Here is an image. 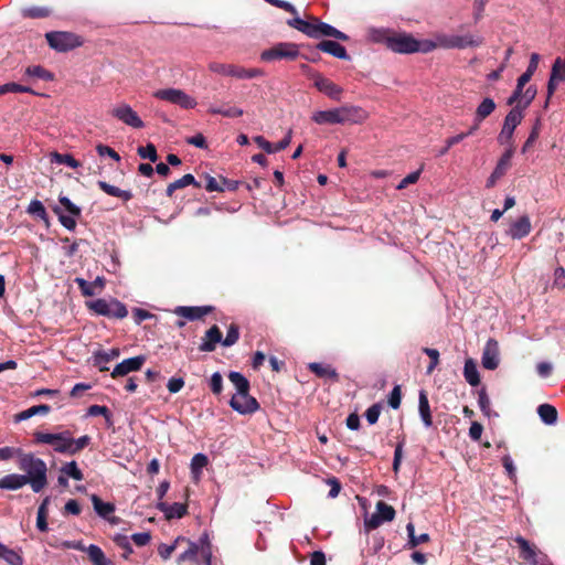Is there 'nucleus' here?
Instances as JSON below:
<instances>
[{"instance_id": "5701e85b", "label": "nucleus", "mask_w": 565, "mask_h": 565, "mask_svg": "<svg viewBox=\"0 0 565 565\" xmlns=\"http://www.w3.org/2000/svg\"><path fill=\"white\" fill-rule=\"evenodd\" d=\"M319 51L328 53L340 60H350L349 54L343 45L332 40H322L316 46Z\"/></svg>"}, {"instance_id": "ddd939ff", "label": "nucleus", "mask_w": 565, "mask_h": 565, "mask_svg": "<svg viewBox=\"0 0 565 565\" xmlns=\"http://www.w3.org/2000/svg\"><path fill=\"white\" fill-rule=\"evenodd\" d=\"M231 407L242 415L254 414L259 409V403L249 392L234 394L230 401Z\"/></svg>"}, {"instance_id": "c756f323", "label": "nucleus", "mask_w": 565, "mask_h": 565, "mask_svg": "<svg viewBox=\"0 0 565 565\" xmlns=\"http://www.w3.org/2000/svg\"><path fill=\"white\" fill-rule=\"evenodd\" d=\"M98 188L108 195L121 199L124 202H128L132 199V193L129 190H121L115 185L107 183L106 181H98Z\"/></svg>"}, {"instance_id": "5fc2aeb1", "label": "nucleus", "mask_w": 565, "mask_h": 565, "mask_svg": "<svg viewBox=\"0 0 565 565\" xmlns=\"http://www.w3.org/2000/svg\"><path fill=\"white\" fill-rule=\"evenodd\" d=\"M235 64H224L218 62H211L209 64V70L213 73L223 75V76H232L234 72Z\"/></svg>"}, {"instance_id": "6ab92c4d", "label": "nucleus", "mask_w": 565, "mask_h": 565, "mask_svg": "<svg viewBox=\"0 0 565 565\" xmlns=\"http://www.w3.org/2000/svg\"><path fill=\"white\" fill-rule=\"evenodd\" d=\"M90 501L95 512L103 519L108 520L111 524H117L119 519L117 516L110 518L116 510L115 504L110 502H104L97 494L90 495Z\"/></svg>"}, {"instance_id": "864d4df0", "label": "nucleus", "mask_w": 565, "mask_h": 565, "mask_svg": "<svg viewBox=\"0 0 565 565\" xmlns=\"http://www.w3.org/2000/svg\"><path fill=\"white\" fill-rule=\"evenodd\" d=\"M478 404L484 416L490 417L491 415V403L488 396L486 387H481L478 391Z\"/></svg>"}, {"instance_id": "6e6552de", "label": "nucleus", "mask_w": 565, "mask_h": 565, "mask_svg": "<svg viewBox=\"0 0 565 565\" xmlns=\"http://www.w3.org/2000/svg\"><path fill=\"white\" fill-rule=\"evenodd\" d=\"M34 441L36 444L51 445L53 446L54 451L70 455V447L73 444V437L70 430H65L58 434L35 431Z\"/></svg>"}, {"instance_id": "3c124183", "label": "nucleus", "mask_w": 565, "mask_h": 565, "mask_svg": "<svg viewBox=\"0 0 565 565\" xmlns=\"http://www.w3.org/2000/svg\"><path fill=\"white\" fill-rule=\"evenodd\" d=\"M209 113L213 114V115H222L227 118H235V117H239L243 115V109L237 108V107H227V108L211 107L209 109Z\"/></svg>"}, {"instance_id": "1a4fd4ad", "label": "nucleus", "mask_w": 565, "mask_h": 565, "mask_svg": "<svg viewBox=\"0 0 565 565\" xmlns=\"http://www.w3.org/2000/svg\"><path fill=\"white\" fill-rule=\"evenodd\" d=\"M299 53V46L291 42H280L262 52L260 58L265 62L287 60L295 61Z\"/></svg>"}, {"instance_id": "423d86ee", "label": "nucleus", "mask_w": 565, "mask_h": 565, "mask_svg": "<svg viewBox=\"0 0 565 565\" xmlns=\"http://www.w3.org/2000/svg\"><path fill=\"white\" fill-rule=\"evenodd\" d=\"M45 39L53 50L57 52H67L83 45V40L79 35L65 32L52 31L45 34Z\"/></svg>"}, {"instance_id": "bb28decb", "label": "nucleus", "mask_w": 565, "mask_h": 565, "mask_svg": "<svg viewBox=\"0 0 565 565\" xmlns=\"http://www.w3.org/2000/svg\"><path fill=\"white\" fill-rule=\"evenodd\" d=\"M28 483V479L23 475L10 473L0 478V489L2 490H18Z\"/></svg>"}, {"instance_id": "37998d69", "label": "nucleus", "mask_w": 565, "mask_h": 565, "mask_svg": "<svg viewBox=\"0 0 565 565\" xmlns=\"http://www.w3.org/2000/svg\"><path fill=\"white\" fill-rule=\"evenodd\" d=\"M186 539L183 536H178L174 542L171 545L161 543L158 546V554L163 561H167L171 557L172 553L177 550V547L182 543L185 542Z\"/></svg>"}, {"instance_id": "680f3d73", "label": "nucleus", "mask_w": 565, "mask_h": 565, "mask_svg": "<svg viewBox=\"0 0 565 565\" xmlns=\"http://www.w3.org/2000/svg\"><path fill=\"white\" fill-rule=\"evenodd\" d=\"M74 281L78 286L83 296L92 297L95 295V288L92 282H88L87 280L81 277H76Z\"/></svg>"}, {"instance_id": "7ed1b4c3", "label": "nucleus", "mask_w": 565, "mask_h": 565, "mask_svg": "<svg viewBox=\"0 0 565 565\" xmlns=\"http://www.w3.org/2000/svg\"><path fill=\"white\" fill-rule=\"evenodd\" d=\"M19 469L24 471V478L35 493L41 492L47 484V467L44 460L32 452H22L18 460Z\"/></svg>"}, {"instance_id": "72a5a7b5", "label": "nucleus", "mask_w": 565, "mask_h": 565, "mask_svg": "<svg viewBox=\"0 0 565 565\" xmlns=\"http://www.w3.org/2000/svg\"><path fill=\"white\" fill-rule=\"evenodd\" d=\"M463 376L471 386H478L480 384V374L478 372L477 364L472 359L466 360Z\"/></svg>"}, {"instance_id": "6e6d98bb", "label": "nucleus", "mask_w": 565, "mask_h": 565, "mask_svg": "<svg viewBox=\"0 0 565 565\" xmlns=\"http://www.w3.org/2000/svg\"><path fill=\"white\" fill-rule=\"evenodd\" d=\"M137 153L142 159H149L151 162H156L158 160L157 148L153 143H148L145 147H139L137 149Z\"/></svg>"}, {"instance_id": "9d476101", "label": "nucleus", "mask_w": 565, "mask_h": 565, "mask_svg": "<svg viewBox=\"0 0 565 565\" xmlns=\"http://www.w3.org/2000/svg\"><path fill=\"white\" fill-rule=\"evenodd\" d=\"M309 38L320 39L323 36L334 38L340 41H348L349 36L335 29L334 26L322 22L318 18L312 17L310 21H308V29L303 32Z\"/></svg>"}, {"instance_id": "412c9836", "label": "nucleus", "mask_w": 565, "mask_h": 565, "mask_svg": "<svg viewBox=\"0 0 565 565\" xmlns=\"http://www.w3.org/2000/svg\"><path fill=\"white\" fill-rule=\"evenodd\" d=\"M218 343H222V331L214 324L205 332L199 350L201 352H213Z\"/></svg>"}, {"instance_id": "f257e3e1", "label": "nucleus", "mask_w": 565, "mask_h": 565, "mask_svg": "<svg viewBox=\"0 0 565 565\" xmlns=\"http://www.w3.org/2000/svg\"><path fill=\"white\" fill-rule=\"evenodd\" d=\"M484 39L481 35L471 33L465 34H446L437 33L434 40L418 41L416 40L417 52L429 53L435 49L445 50H465L467 47H479L483 45Z\"/></svg>"}, {"instance_id": "cd10ccee", "label": "nucleus", "mask_w": 565, "mask_h": 565, "mask_svg": "<svg viewBox=\"0 0 565 565\" xmlns=\"http://www.w3.org/2000/svg\"><path fill=\"white\" fill-rule=\"evenodd\" d=\"M119 349H111L109 351H97L94 353V365L99 369L100 372H106L109 370L106 364L111 360L119 356Z\"/></svg>"}, {"instance_id": "a19ab883", "label": "nucleus", "mask_w": 565, "mask_h": 565, "mask_svg": "<svg viewBox=\"0 0 565 565\" xmlns=\"http://www.w3.org/2000/svg\"><path fill=\"white\" fill-rule=\"evenodd\" d=\"M0 557L10 565H22L23 559L15 551L0 543Z\"/></svg>"}, {"instance_id": "bf43d9fd", "label": "nucleus", "mask_w": 565, "mask_h": 565, "mask_svg": "<svg viewBox=\"0 0 565 565\" xmlns=\"http://www.w3.org/2000/svg\"><path fill=\"white\" fill-rule=\"evenodd\" d=\"M423 352L430 359V363L427 366L426 373L429 375L434 372L435 367L439 363V352L436 349L424 348Z\"/></svg>"}, {"instance_id": "de8ad7c7", "label": "nucleus", "mask_w": 565, "mask_h": 565, "mask_svg": "<svg viewBox=\"0 0 565 565\" xmlns=\"http://www.w3.org/2000/svg\"><path fill=\"white\" fill-rule=\"evenodd\" d=\"M8 93H30L36 95V93L31 87L23 86L13 82L0 85V96Z\"/></svg>"}, {"instance_id": "58836bf2", "label": "nucleus", "mask_w": 565, "mask_h": 565, "mask_svg": "<svg viewBox=\"0 0 565 565\" xmlns=\"http://www.w3.org/2000/svg\"><path fill=\"white\" fill-rule=\"evenodd\" d=\"M228 380L236 388V394L249 392V381L239 372H231Z\"/></svg>"}, {"instance_id": "052dcab7", "label": "nucleus", "mask_w": 565, "mask_h": 565, "mask_svg": "<svg viewBox=\"0 0 565 565\" xmlns=\"http://www.w3.org/2000/svg\"><path fill=\"white\" fill-rule=\"evenodd\" d=\"M92 438L88 435H84L79 437L78 439L73 438V444L70 447V455H75L83 450L85 447H87L90 444Z\"/></svg>"}, {"instance_id": "a18cd8bd", "label": "nucleus", "mask_w": 565, "mask_h": 565, "mask_svg": "<svg viewBox=\"0 0 565 565\" xmlns=\"http://www.w3.org/2000/svg\"><path fill=\"white\" fill-rule=\"evenodd\" d=\"M113 541L116 544V546H118L119 548H121L124 551V553L121 555L122 558L128 559L130 554L134 553V550H132V546L130 544L129 537L127 535H124V534H116L113 537Z\"/></svg>"}, {"instance_id": "e2e57ef3", "label": "nucleus", "mask_w": 565, "mask_h": 565, "mask_svg": "<svg viewBox=\"0 0 565 565\" xmlns=\"http://www.w3.org/2000/svg\"><path fill=\"white\" fill-rule=\"evenodd\" d=\"M205 190L209 192H224L225 188L221 185V178L217 180L214 177L205 175Z\"/></svg>"}, {"instance_id": "603ef678", "label": "nucleus", "mask_w": 565, "mask_h": 565, "mask_svg": "<svg viewBox=\"0 0 565 565\" xmlns=\"http://www.w3.org/2000/svg\"><path fill=\"white\" fill-rule=\"evenodd\" d=\"M239 339V328L236 323H231L227 328L226 337L222 338V344L224 347L234 345Z\"/></svg>"}, {"instance_id": "c85d7f7f", "label": "nucleus", "mask_w": 565, "mask_h": 565, "mask_svg": "<svg viewBox=\"0 0 565 565\" xmlns=\"http://www.w3.org/2000/svg\"><path fill=\"white\" fill-rule=\"evenodd\" d=\"M418 411L420 418L426 427L433 425V416L430 412L429 401L426 391L422 390L418 396Z\"/></svg>"}, {"instance_id": "2f4dec72", "label": "nucleus", "mask_w": 565, "mask_h": 565, "mask_svg": "<svg viewBox=\"0 0 565 565\" xmlns=\"http://www.w3.org/2000/svg\"><path fill=\"white\" fill-rule=\"evenodd\" d=\"M514 154V149L510 147L507 149L502 156L500 157L497 166L492 172H494V177H503L508 170L511 168V160Z\"/></svg>"}, {"instance_id": "338daca9", "label": "nucleus", "mask_w": 565, "mask_h": 565, "mask_svg": "<svg viewBox=\"0 0 565 565\" xmlns=\"http://www.w3.org/2000/svg\"><path fill=\"white\" fill-rule=\"evenodd\" d=\"M174 185H177L178 190L183 189L188 185H194L195 188H201V183H199L191 173L184 174L182 178L175 180Z\"/></svg>"}, {"instance_id": "4c0bfd02", "label": "nucleus", "mask_w": 565, "mask_h": 565, "mask_svg": "<svg viewBox=\"0 0 565 565\" xmlns=\"http://www.w3.org/2000/svg\"><path fill=\"white\" fill-rule=\"evenodd\" d=\"M537 414L543 423L553 425L557 422V409L551 404H541Z\"/></svg>"}, {"instance_id": "4be33fe9", "label": "nucleus", "mask_w": 565, "mask_h": 565, "mask_svg": "<svg viewBox=\"0 0 565 565\" xmlns=\"http://www.w3.org/2000/svg\"><path fill=\"white\" fill-rule=\"evenodd\" d=\"M514 542L516 543L518 547L520 548V557L532 564L536 565L537 562V548L534 544H531L527 540H525L523 536H516L514 539Z\"/></svg>"}, {"instance_id": "e433bc0d", "label": "nucleus", "mask_w": 565, "mask_h": 565, "mask_svg": "<svg viewBox=\"0 0 565 565\" xmlns=\"http://www.w3.org/2000/svg\"><path fill=\"white\" fill-rule=\"evenodd\" d=\"M184 543L188 544V548L178 556V558H177L178 565H181L184 562H196V558H198V555L200 552V546L196 543H194L188 539Z\"/></svg>"}, {"instance_id": "f3484780", "label": "nucleus", "mask_w": 565, "mask_h": 565, "mask_svg": "<svg viewBox=\"0 0 565 565\" xmlns=\"http://www.w3.org/2000/svg\"><path fill=\"white\" fill-rule=\"evenodd\" d=\"M482 366L487 370H495L499 365V345L494 339H489L483 349Z\"/></svg>"}, {"instance_id": "0eeeda50", "label": "nucleus", "mask_w": 565, "mask_h": 565, "mask_svg": "<svg viewBox=\"0 0 565 565\" xmlns=\"http://www.w3.org/2000/svg\"><path fill=\"white\" fill-rule=\"evenodd\" d=\"M58 202L63 209L55 205L52 210L57 215L60 223L68 231L76 228V217H79L82 210L75 205L67 196L60 195Z\"/></svg>"}, {"instance_id": "393cba45", "label": "nucleus", "mask_w": 565, "mask_h": 565, "mask_svg": "<svg viewBox=\"0 0 565 565\" xmlns=\"http://www.w3.org/2000/svg\"><path fill=\"white\" fill-rule=\"evenodd\" d=\"M564 78V66H562V58L557 57L553 64L551 76L547 83V99L545 102V108L548 106V100L556 89L557 81Z\"/></svg>"}, {"instance_id": "b1692460", "label": "nucleus", "mask_w": 565, "mask_h": 565, "mask_svg": "<svg viewBox=\"0 0 565 565\" xmlns=\"http://www.w3.org/2000/svg\"><path fill=\"white\" fill-rule=\"evenodd\" d=\"M157 509L164 513L167 520L181 519L188 513V505L178 502L168 504L163 501H159Z\"/></svg>"}, {"instance_id": "39448f33", "label": "nucleus", "mask_w": 565, "mask_h": 565, "mask_svg": "<svg viewBox=\"0 0 565 565\" xmlns=\"http://www.w3.org/2000/svg\"><path fill=\"white\" fill-rule=\"evenodd\" d=\"M86 306L96 315L107 318L124 319L128 315L126 306L115 298H111L110 300L99 298L96 300L87 301Z\"/></svg>"}, {"instance_id": "69168bd1", "label": "nucleus", "mask_w": 565, "mask_h": 565, "mask_svg": "<svg viewBox=\"0 0 565 565\" xmlns=\"http://www.w3.org/2000/svg\"><path fill=\"white\" fill-rule=\"evenodd\" d=\"M382 523H384L377 513H373L372 515H365L364 518V529L365 532H370L372 530L377 529Z\"/></svg>"}, {"instance_id": "f03ea898", "label": "nucleus", "mask_w": 565, "mask_h": 565, "mask_svg": "<svg viewBox=\"0 0 565 565\" xmlns=\"http://www.w3.org/2000/svg\"><path fill=\"white\" fill-rule=\"evenodd\" d=\"M367 118V113L360 106L344 105L328 110L313 113L311 119L318 125H356Z\"/></svg>"}, {"instance_id": "79ce46f5", "label": "nucleus", "mask_w": 565, "mask_h": 565, "mask_svg": "<svg viewBox=\"0 0 565 565\" xmlns=\"http://www.w3.org/2000/svg\"><path fill=\"white\" fill-rule=\"evenodd\" d=\"M376 513L383 522H391L396 515L395 509L384 501H379L376 503Z\"/></svg>"}, {"instance_id": "4d7b16f0", "label": "nucleus", "mask_w": 565, "mask_h": 565, "mask_svg": "<svg viewBox=\"0 0 565 565\" xmlns=\"http://www.w3.org/2000/svg\"><path fill=\"white\" fill-rule=\"evenodd\" d=\"M540 130H541V121H540V119H536L527 139L525 140V142L522 147V152H526L533 146V143L537 140V138L540 136Z\"/></svg>"}, {"instance_id": "4468645a", "label": "nucleus", "mask_w": 565, "mask_h": 565, "mask_svg": "<svg viewBox=\"0 0 565 565\" xmlns=\"http://www.w3.org/2000/svg\"><path fill=\"white\" fill-rule=\"evenodd\" d=\"M111 115L118 120L134 128L140 129L145 126L138 114L127 104L115 107L111 110Z\"/></svg>"}, {"instance_id": "f704fd0d", "label": "nucleus", "mask_w": 565, "mask_h": 565, "mask_svg": "<svg viewBox=\"0 0 565 565\" xmlns=\"http://www.w3.org/2000/svg\"><path fill=\"white\" fill-rule=\"evenodd\" d=\"M26 212L32 215L35 218H39L45 223V225L49 227L50 220L49 214L45 210V206L43 203L39 200H32L26 209Z\"/></svg>"}, {"instance_id": "0e129e2a", "label": "nucleus", "mask_w": 565, "mask_h": 565, "mask_svg": "<svg viewBox=\"0 0 565 565\" xmlns=\"http://www.w3.org/2000/svg\"><path fill=\"white\" fill-rule=\"evenodd\" d=\"M423 171V167L418 169L417 171H414L406 175L396 186L397 190L406 189L408 185L414 184L418 181L420 173Z\"/></svg>"}, {"instance_id": "f8f14e48", "label": "nucleus", "mask_w": 565, "mask_h": 565, "mask_svg": "<svg viewBox=\"0 0 565 565\" xmlns=\"http://www.w3.org/2000/svg\"><path fill=\"white\" fill-rule=\"evenodd\" d=\"M523 114L520 109V104L515 105L505 116L503 127L499 134L498 140L500 143L510 142L513 138L515 128L521 124Z\"/></svg>"}, {"instance_id": "2eb2a0df", "label": "nucleus", "mask_w": 565, "mask_h": 565, "mask_svg": "<svg viewBox=\"0 0 565 565\" xmlns=\"http://www.w3.org/2000/svg\"><path fill=\"white\" fill-rule=\"evenodd\" d=\"M146 362L145 355H137L134 358H129L118 363L111 372V377L117 379L120 376H125L130 372H137L141 370L142 365Z\"/></svg>"}, {"instance_id": "ea45409f", "label": "nucleus", "mask_w": 565, "mask_h": 565, "mask_svg": "<svg viewBox=\"0 0 565 565\" xmlns=\"http://www.w3.org/2000/svg\"><path fill=\"white\" fill-rule=\"evenodd\" d=\"M264 75V71L260 68H245L238 65H234L233 77L238 79H248L260 77Z\"/></svg>"}, {"instance_id": "9b49d317", "label": "nucleus", "mask_w": 565, "mask_h": 565, "mask_svg": "<svg viewBox=\"0 0 565 565\" xmlns=\"http://www.w3.org/2000/svg\"><path fill=\"white\" fill-rule=\"evenodd\" d=\"M153 96L158 99L178 105L184 109H192L196 106L193 97L178 88H166L157 90Z\"/></svg>"}, {"instance_id": "aec40b11", "label": "nucleus", "mask_w": 565, "mask_h": 565, "mask_svg": "<svg viewBox=\"0 0 565 565\" xmlns=\"http://www.w3.org/2000/svg\"><path fill=\"white\" fill-rule=\"evenodd\" d=\"M532 230L531 220L527 215H522L511 223L507 234L513 239H521L530 234Z\"/></svg>"}, {"instance_id": "7c9ffc66", "label": "nucleus", "mask_w": 565, "mask_h": 565, "mask_svg": "<svg viewBox=\"0 0 565 565\" xmlns=\"http://www.w3.org/2000/svg\"><path fill=\"white\" fill-rule=\"evenodd\" d=\"M86 553L93 565H115L111 559L106 557L103 550L95 544L87 546Z\"/></svg>"}, {"instance_id": "09e8293b", "label": "nucleus", "mask_w": 565, "mask_h": 565, "mask_svg": "<svg viewBox=\"0 0 565 565\" xmlns=\"http://www.w3.org/2000/svg\"><path fill=\"white\" fill-rule=\"evenodd\" d=\"M61 472L74 480H77V481H81L84 479V475L81 471V469L78 468L76 461H71V462L65 463L61 468Z\"/></svg>"}, {"instance_id": "49530a36", "label": "nucleus", "mask_w": 565, "mask_h": 565, "mask_svg": "<svg viewBox=\"0 0 565 565\" xmlns=\"http://www.w3.org/2000/svg\"><path fill=\"white\" fill-rule=\"evenodd\" d=\"M89 416H103L108 427L113 426V417L109 408L104 405H90L87 409Z\"/></svg>"}, {"instance_id": "dca6fc26", "label": "nucleus", "mask_w": 565, "mask_h": 565, "mask_svg": "<svg viewBox=\"0 0 565 565\" xmlns=\"http://www.w3.org/2000/svg\"><path fill=\"white\" fill-rule=\"evenodd\" d=\"M311 76L315 78V86L319 92L326 94L333 100H340L341 94L343 92L340 86L334 84L329 78L323 77L319 73H315Z\"/></svg>"}, {"instance_id": "774afa93", "label": "nucleus", "mask_w": 565, "mask_h": 565, "mask_svg": "<svg viewBox=\"0 0 565 565\" xmlns=\"http://www.w3.org/2000/svg\"><path fill=\"white\" fill-rule=\"evenodd\" d=\"M210 387L213 394L218 395L223 390V377L218 372L212 374L210 380Z\"/></svg>"}, {"instance_id": "13d9d810", "label": "nucleus", "mask_w": 565, "mask_h": 565, "mask_svg": "<svg viewBox=\"0 0 565 565\" xmlns=\"http://www.w3.org/2000/svg\"><path fill=\"white\" fill-rule=\"evenodd\" d=\"M55 161L61 164H65L70 168L76 169L81 163L70 153H54Z\"/></svg>"}, {"instance_id": "a211bd4d", "label": "nucleus", "mask_w": 565, "mask_h": 565, "mask_svg": "<svg viewBox=\"0 0 565 565\" xmlns=\"http://www.w3.org/2000/svg\"><path fill=\"white\" fill-rule=\"evenodd\" d=\"M214 310L212 306L186 307L179 306L174 309V313L179 317L185 318L190 321L203 319L205 316Z\"/></svg>"}, {"instance_id": "c9c22d12", "label": "nucleus", "mask_w": 565, "mask_h": 565, "mask_svg": "<svg viewBox=\"0 0 565 565\" xmlns=\"http://www.w3.org/2000/svg\"><path fill=\"white\" fill-rule=\"evenodd\" d=\"M209 465V458L204 454H196L191 459V473L194 480H199L202 475L203 468Z\"/></svg>"}, {"instance_id": "473e14b6", "label": "nucleus", "mask_w": 565, "mask_h": 565, "mask_svg": "<svg viewBox=\"0 0 565 565\" xmlns=\"http://www.w3.org/2000/svg\"><path fill=\"white\" fill-rule=\"evenodd\" d=\"M495 107V103L492 98H484L476 109L475 121H483L488 116H490L494 111Z\"/></svg>"}, {"instance_id": "a878e982", "label": "nucleus", "mask_w": 565, "mask_h": 565, "mask_svg": "<svg viewBox=\"0 0 565 565\" xmlns=\"http://www.w3.org/2000/svg\"><path fill=\"white\" fill-rule=\"evenodd\" d=\"M308 369L318 377L327 379L333 383H338L340 381L339 373L329 364L313 362L308 365Z\"/></svg>"}, {"instance_id": "8fccbe9b", "label": "nucleus", "mask_w": 565, "mask_h": 565, "mask_svg": "<svg viewBox=\"0 0 565 565\" xmlns=\"http://www.w3.org/2000/svg\"><path fill=\"white\" fill-rule=\"evenodd\" d=\"M50 9L45 7H30L22 10V15L30 19H42L49 17Z\"/></svg>"}, {"instance_id": "c03bdc74", "label": "nucleus", "mask_w": 565, "mask_h": 565, "mask_svg": "<svg viewBox=\"0 0 565 565\" xmlns=\"http://www.w3.org/2000/svg\"><path fill=\"white\" fill-rule=\"evenodd\" d=\"M25 74L28 76L36 77L46 82L54 79V75L41 65H32L26 67Z\"/></svg>"}, {"instance_id": "20e7f679", "label": "nucleus", "mask_w": 565, "mask_h": 565, "mask_svg": "<svg viewBox=\"0 0 565 565\" xmlns=\"http://www.w3.org/2000/svg\"><path fill=\"white\" fill-rule=\"evenodd\" d=\"M374 40L383 42L387 49L399 54H412L417 52L416 39L408 33H397L390 30L374 31Z\"/></svg>"}]
</instances>
